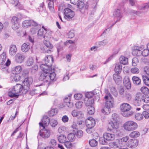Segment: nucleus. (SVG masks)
Returning a JSON list of instances; mask_svg holds the SVG:
<instances>
[{
  "label": "nucleus",
  "instance_id": "f257e3e1",
  "mask_svg": "<svg viewBox=\"0 0 149 149\" xmlns=\"http://www.w3.org/2000/svg\"><path fill=\"white\" fill-rule=\"evenodd\" d=\"M40 68L42 71L40 75V81L46 82H49L50 80L54 81L55 79L56 74L54 71L48 69V67L44 65H40Z\"/></svg>",
  "mask_w": 149,
  "mask_h": 149
},
{
  "label": "nucleus",
  "instance_id": "f03ea898",
  "mask_svg": "<svg viewBox=\"0 0 149 149\" xmlns=\"http://www.w3.org/2000/svg\"><path fill=\"white\" fill-rule=\"evenodd\" d=\"M104 98L106 101L105 107L101 111L103 113L105 114L106 113L105 111L107 110L109 111L110 108L113 107L114 100L110 93L109 92H107Z\"/></svg>",
  "mask_w": 149,
  "mask_h": 149
},
{
  "label": "nucleus",
  "instance_id": "7ed1b4c3",
  "mask_svg": "<svg viewBox=\"0 0 149 149\" xmlns=\"http://www.w3.org/2000/svg\"><path fill=\"white\" fill-rule=\"evenodd\" d=\"M86 98L85 100V104L87 107L91 106L94 102V98L96 97L99 100V94L95 92V91L93 92H88L86 94Z\"/></svg>",
  "mask_w": 149,
  "mask_h": 149
},
{
  "label": "nucleus",
  "instance_id": "20e7f679",
  "mask_svg": "<svg viewBox=\"0 0 149 149\" xmlns=\"http://www.w3.org/2000/svg\"><path fill=\"white\" fill-rule=\"evenodd\" d=\"M131 108L130 105L128 103H124L121 104L120 106V109L123 116L127 117L132 115L133 112L130 111Z\"/></svg>",
  "mask_w": 149,
  "mask_h": 149
},
{
  "label": "nucleus",
  "instance_id": "39448f33",
  "mask_svg": "<svg viewBox=\"0 0 149 149\" xmlns=\"http://www.w3.org/2000/svg\"><path fill=\"white\" fill-rule=\"evenodd\" d=\"M123 127L125 130L131 131L136 129L138 125L136 122L132 120H129L126 122L124 124Z\"/></svg>",
  "mask_w": 149,
  "mask_h": 149
},
{
  "label": "nucleus",
  "instance_id": "423d86ee",
  "mask_svg": "<svg viewBox=\"0 0 149 149\" xmlns=\"http://www.w3.org/2000/svg\"><path fill=\"white\" fill-rule=\"evenodd\" d=\"M45 64H42L41 65H44L47 66L49 70L54 71V69L52 68V65L54 62V59L52 56L49 55L46 56L45 59Z\"/></svg>",
  "mask_w": 149,
  "mask_h": 149
},
{
  "label": "nucleus",
  "instance_id": "0eeeda50",
  "mask_svg": "<svg viewBox=\"0 0 149 149\" xmlns=\"http://www.w3.org/2000/svg\"><path fill=\"white\" fill-rule=\"evenodd\" d=\"M142 94L138 93L136 95L135 98L133 100V104L136 106H140L143 102L142 99Z\"/></svg>",
  "mask_w": 149,
  "mask_h": 149
},
{
  "label": "nucleus",
  "instance_id": "6e6552de",
  "mask_svg": "<svg viewBox=\"0 0 149 149\" xmlns=\"http://www.w3.org/2000/svg\"><path fill=\"white\" fill-rule=\"evenodd\" d=\"M33 82V79L31 77H27L24 79L23 82V85L24 87V90L28 91L30 88Z\"/></svg>",
  "mask_w": 149,
  "mask_h": 149
},
{
  "label": "nucleus",
  "instance_id": "1a4fd4ad",
  "mask_svg": "<svg viewBox=\"0 0 149 149\" xmlns=\"http://www.w3.org/2000/svg\"><path fill=\"white\" fill-rule=\"evenodd\" d=\"M38 134L43 138H47L50 136L51 132L49 129H45L44 127L41 130Z\"/></svg>",
  "mask_w": 149,
  "mask_h": 149
},
{
  "label": "nucleus",
  "instance_id": "9d476101",
  "mask_svg": "<svg viewBox=\"0 0 149 149\" xmlns=\"http://www.w3.org/2000/svg\"><path fill=\"white\" fill-rule=\"evenodd\" d=\"M25 57V55L23 53H18L15 56V60L16 62L21 63L23 62Z\"/></svg>",
  "mask_w": 149,
  "mask_h": 149
},
{
  "label": "nucleus",
  "instance_id": "9b49d317",
  "mask_svg": "<svg viewBox=\"0 0 149 149\" xmlns=\"http://www.w3.org/2000/svg\"><path fill=\"white\" fill-rule=\"evenodd\" d=\"M18 19L17 17L15 16L13 17L11 21L12 23V28L14 30L18 29L20 26L18 22Z\"/></svg>",
  "mask_w": 149,
  "mask_h": 149
},
{
  "label": "nucleus",
  "instance_id": "f8f14e48",
  "mask_svg": "<svg viewBox=\"0 0 149 149\" xmlns=\"http://www.w3.org/2000/svg\"><path fill=\"white\" fill-rule=\"evenodd\" d=\"M65 18L68 20H70L74 15V12L72 10H64Z\"/></svg>",
  "mask_w": 149,
  "mask_h": 149
},
{
  "label": "nucleus",
  "instance_id": "ddd939ff",
  "mask_svg": "<svg viewBox=\"0 0 149 149\" xmlns=\"http://www.w3.org/2000/svg\"><path fill=\"white\" fill-rule=\"evenodd\" d=\"M86 125L87 127L93 128L95 124V121L92 117L88 118L86 120Z\"/></svg>",
  "mask_w": 149,
  "mask_h": 149
},
{
  "label": "nucleus",
  "instance_id": "4468645a",
  "mask_svg": "<svg viewBox=\"0 0 149 149\" xmlns=\"http://www.w3.org/2000/svg\"><path fill=\"white\" fill-rule=\"evenodd\" d=\"M38 25V24L33 20H25L22 22V26L26 28L31 26H36Z\"/></svg>",
  "mask_w": 149,
  "mask_h": 149
},
{
  "label": "nucleus",
  "instance_id": "2eb2a0df",
  "mask_svg": "<svg viewBox=\"0 0 149 149\" xmlns=\"http://www.w3.org/2000/svg\"><path fill=\"white\" fill-rule=\"evenodd\" d=\"M138 144V141L136 139H131L128 141L127 145L128 147L131 148H134Z\"/></svg>",
  "mask_w": 149,
  "mask_h": 149
},
{
  "label": "nucleus",
  "instance_id": "dca6fc26",
  "mask_svg": "<svg viewBox=\"0 0 149 149\" xmlns=\"http://www.w3.org/2000/svg\"><path fill=\"white\" fill-rule=\"evenodd\" d=\"M50 119L47 116H45L43 117L42 119V122L39 123L40 126H41L43 128L45 127V126H47L50 123Z\"/></svg>",
  "mask_w": 149,
  "mask_h": 149
},
{
  "label": "nucleus",
  "instance_id": "f3484780",
  "mask_svg": "<svg viewBox=\"0 0 149 149\" xmlns=\"http://www.w3.org/2000/svg\"><path fill=\"white\" fill-rule=\"evenodd\" d=\"M12 89L13 91L17 94L21 93L23 90H24L23 85L19 84H17Z\"/></svg>",
  "mask_w": 149,
  "mask_h": 149
},
{
  "label": "nucleus",
  "instance_id": "a211bd4d",
  "mask_svg": "<svg viewBox=\"0 0 149 149\" xmlns=\"http://www.w3.org/2000/svg\"><path fill=\"white\" fill-rule=\"evenodd\" d=\"M44 26H43L42 28H43L40 29L38 31V36L43 38L45 40H47V36H46V34L47 32V30L45 29L44 28Z\"/></svg>",
  "mask_w": 149,
  "mask_h": 149
},
{
  "label": "nucleus",
  "instance_id": "6ab92c4d",
  "mask_svg": "<svg viewBox=\"0 0 149 149\" xmlns=\"http://www.w3.org/2000/svg\"><path fill=\"white\" fill-rule=\"evenodd\" d=\"M103 136L107 141H113L115 138L114 134L110 133H105L103 134Z\"/></svg>",
  "mask_w": 149,
  "mask_h": 149
},
{
  "label": "nucleus",
  "instance_id": "aec40b11",
  "mask_svg": "<svg viewBox=\"0 0 149 149\" xmlns=\"http://www.w3.org/2000/svg\"><path fill=\"white\" fill-rule=\"evenodd\" d=\"M17 51V49L15 45H11L10 46L9 54L10 56H15Z\"/></svg>",
  "mask_w": 149,
  "mask_h": 149
},
{
  "label": "nucleus",
  "instance_id": "412c9836",
  "mask_svg": "<svg viewBox=\"0 0 149 149\" xmlns=\"http://www.w3.org/2000/svg\"><path fill=\"white\" fill-rule=\"evenodd\" d=\"M123 84L125 86L127 89L130 88L131 84L130 79L128 76H125L123 80Z\"/></svg>",
  "mask_w": 149,
  "mask_h": 149
},
{
  "label": "nucleus",
  "instance_id": "4be33fe9",
  "mask_svg": "<svg viewBox=\"0 0 149 149\" xmlns=\"http://www.w3.org/2000/svg\"><path fill=\"white\" fill-rule=\"evenodd\" d=\"M142 50L141 47H135L132 52V54L135 56H140L141 55Z\"/></svg>",
  "mask_w": 149,
  "mask_h": 149
},
{
  "label": "nucleus",
  "instance_id": "5701e85b",
  "mask_svg": "<svg viewBox=\"0 0 149 149\" xmlns=\"http://www.w3.org/2000/svg\"><path fill=\"white\" fill-rule=\"evenodd\" d=\"M84 0H80L79 1V2L78 3L77 6L78 8L79 9L84 8L85 9H87L88 8V3H86L85 4L84 3L83 1Z\"/></svg>",
  "mask_w": 149,
  "mask_h": 149
},
{
  "label": "nucleus",
  "instance_id": "b1692460",
  "mask_svg": "<svg viewBox=\"0 0 149 149\" xmlns=\"http://www.w3.org/2000/svg\"><path fill=\"white\" fill-rule=\"evenodd\" d=\"M10 61L9 59H8L6 62L5 63H4L2 66L1 70L4 72L7 73L8 72V67L10 65Z\"/></svg>",
  "mask_w": 149,
  "mask_h": 149
},
{
  "label": "nucleus",
  "instance_id": "393cba45",
  "mask_svg": "<svg viewBox=\"0 0 149 149\" xmlns=\"http://www.w3.org/2000/svg\"><path fill=\"white\" fill-rule=\"evenodd\" d=\"M120 10H116L113 14V15L114 17L117 18V20L116 21L115 23L119 21L122 17Z\"/></svg>",
  "mask_w": 149,
  "mask_h": 149
},
{
  "label": "nucleus",
  "instance_id": "a878e982",
  "mask_svg": "<svg viewBox=\"0 0 149 149\" xmlns=\"http://www.w3.org/2000/svg\"><path fill=\"white\" fill-rule=\"evenodd\" d=\"M6 53L4 52L0 56V64L1 65V68L5 63L6 59Z\"/></svg>",
  "mask_w": 149,
  "mask_h": 149
},
{
  "label": "nucleus",
  "instance_id": "bb28decb",
  "mask_svg": "<svg viewBox=\"0 0 149 149\" xmlns=\"http://www.w3.org/2000/svg\"><path fill=\"white\" fill-rule=\"evenodd\" d=\"M30 48L29 43L28 42L24 43L21 46V50L24 52H27Z\"/></svg>",
  "mask_w": 149,
  "mask_h": 149
},
{
  "label": "nucleus",
  "instance_id": "cd10ccee",
  "mask_svg": "<svg viewBox=\"0 0 149 149\" xmlns=\"http://www.w3.org/2000/svg\"><path fill=\"white\" fill-rule=\"evenodd\" d=\"M109 125L113 129L116 130L119 127V124L118 121H111L109 123Z\"/></svg>",
  "mask_w": 149,
  "mask_h": 149
},
{
  "label": "nucleus",
  "instance_id": "c85d7f7f",
  "mask_svg": "<svg viewBox=\"0 0 149 149\" xmlns=\"http://www.w3.org/2000/svg\"><path fill=\"white\" fill-rule=\"evenodd\" d=\"M46 40H45V42H44V44H45V46H44L45 49L46 47L48 48L49 49L47 50V53H49L51 52V50L50 49L52 48L53 45L50 43L49 42L46 41Z\"/></svg>",
  "mask_w": 149,
  "mask_h": 149
},
{
  "label": "nucleus",
  "instance_id": "c756f323",
  "mask_svg": "<svg viewBox=\"0 0 149 149\" xmlns=\"http://www.w3.org/2000/svg\"><path fill=\"white\" fill-rule=\"evenodd\" d=\"M113 78L116 84H119L121 80V77L118 74H114L113 75Z\"/></svg>",
  "mask_w": 149,
  "mask_h": 149
},
{
  "label": "nucleus",
  "instance_id": "7c9ffc66",
  "mask_svg": "<svg viewBox=\"0 0 149 149\" xmlns=\"http://www.w3.org/2000/svg\"><path fill=\"white\" fill-rule=\"evenodd\" d=\"M122 66L120 64H116L115 68V71L117 74H119L122 70Z\"/></svg>",
  "mask_w": 149,
  "mask_h": 149
},
{
  "label": "nucleus",
  "instance_id": "2f4dec72",
  "mask_svg": "<svg viewBox=\"0 0 149 149\" xmlns=\"http://www.w3.org/2000/svg\"><path fill=\"white\" fill-rule=\"evenodd\" d=\"M128 58L123 56H121L120 58V64L124 65H127L128 63Z\"/></svg>",
  "mask_w": 149,
  "mask_h": 149
},
{
  "label": "nucleus",
  "instance_id": "473e14b6",
  "mask_svg": "<svg viewBox=\"0 0 149 149\" xmlns=\"http://www.w3.org/2000/svg\"><path fill=\"white\" fill-rule=\"evenodd\" d=\"M58 139L59 141L62 143H63L67 140L66 136L63 134L60 135L58 137Z\"/></svg>",
  "mask_w": 149,
  "mask_h": 149
},
{
  "label": "nucleus",
  "instance_id": "72a5a7b5",
  "mask_svg": "<svg viewBox=\"0 0 149 149\" xmlns=\"http://www.w3.org/2000/svg\"><path fill=\"white\" fill-rule=\"evenodd\" d=\"M132 80L134 84L136 85H138L140 84L141 80L138 77L134 76L132 78Z\"/></svg>",
  "mask_w": 149,
  "mask_h": 149
},
{
  "label": "nucleus",
  "instance_id": "f704fd0d",
  "mask_svg": "<svg viewBox=\"0 0 149 149\" xmlns=\"http://www.w3.org/2000/svg\"><path fill=\"white\" fill-rule=\"evenodd\" d=\"M142 78L144 84L146 86H149V76L143 75Z\"/></svg>",
  "mask_w": 149,
  "mask_h": 149
},
{
  "label": "nucleus",
  "instance_id": "c9c22d12",
  "mask_svg": "<svg viewBox=\"0 0 149 149\" xmlns=\"http://www.w3.org/2000/svg\"><path fill=\"white\" fill-rule=\"evenodd\" d=\"M58 112L57 109H52L48 112V114L50 116H53L56 115Z\"/></svg>",
  "mask_w": 149,
  "mask_h": 149
},
{
  "label": "nucleus",
  "instance_id": "e433bc0d",
  "mask_svg": "<svg viewBox=\"0 0 149 149\" xmlns=\"http://www.w3.org/2000/svg\"><path fill=\"white\" fill-rule=\"evenodd\" d=\"M10 91L8 93V95L11 97H18L19 96V95L17 94L16 93L14 92L13 91V89L11 90H10Z\"/></svg>",
  "mask_w": 149,
  "mask_h": 149
},
{
  "label": "nucleus",
  "instance_id": "4c0bfd02",
  "mask_svg": "<svg viewBox=\"0 0 149 149\" xmlns=\"http://www.w3.org/2000/svg\"><path fill=\"white\" fill-rule=\"evenodd\" d=\"M88 107L87 109V113L89 115H92L93 114L95 111L94 108L92 106Z\"/></svg>",
  "mask_w": 149,
  "mask_h": 149
},
{
  "label": "nucleus",
  "instance_id": "58836bf2",
  "mask_svg": "<svg viewBox=\"0 0 149 149\" xmlns=\"http://www.w3.org/2000/svg\"><path fill=\"white\" fill-rule=\"evenodd\" d=\"M142 96L143 102L146 103H148L149 102V96L148 95L142 94Z\"/></svg>",
  "mask_w": 149,
  "mask_h": 149
},
{
  "label": "nucleus",
  "instance_id": "ea45409f",
  "mask_svg": "<svg viewBox=\"0 0 149 149\" xmlns=\"http://www.w3.org/2000/svg\"><path fill=\"white\" fill-rule=\"evenodd\" d=\"M89 143L91 146L93 147L96 146L98 143L97 141L94 139H92L89 140Z\"/></svg>",
  "mask_w": 149,
  "mask_h": 149
},
{
  "label": "nucleus",
  "instance_id": "a19ab883",
  "mask_svg": "<svg viewBox=\"0 0 149 149\" xmlns=\"http://www.w3.org/2000/svg\"><path fill=\"white\" fill-rule=\"evenodd\" d=\"M140 133L137 131H133L130 133V137L132 138L137 137L140 135Z\"/></svg>",
  "mask_w": 149,
  "mask_h": 149
},
{
  "label": "nucleus",
  "instance_id": "79ce46f5",
  "mask_svg": "<svg viewBox=\"0 0 149 149\" xmlns=\"http://www.w3.org/2000/svg\"><path fill=\"white\" fill-rule=\"evenodd\" d=\"M68 138L70 141H74L75 139V136L74 134L70 133L68 136Z\"/></svg>",
  "mask_w": 149,
  "mask_h": 149
},
{
  "label": "nucleus",
  "instance_id": "37998d69",
  "mask_svg": "<svg viewBox=\"0 0 149 149\" xmlns=\"http://www.w3.org/2000/svg\"><path fill=\"white\" fill-rule=\"evenodd\" d=\"M141 91L143 94H146L149 93L148 89L146 87L144 86L141 88Z\"/></svg>",
  "mask_w": 149,
  "mask_h": 149
},
{
  "label": "nucleus",
  "instance_id": "c03bdc74",
  "mask_svg": "<svg viewBox=\"0 0 149 149\" xmlns=\"http://www.w3.org/2000/svg\"><path fill=\"white\" fill-rule=\"evenodd\" d=\"M135 118L137 120H140L143 119V116L142 114L138 113L135 115Z\"/></svg>",
  "mask_w": 149,
  "mask_h": 149
},
{
  "label": "nucleus",
  "instance_id": "a18cd8bd",
  "mask_svg": "<svg viewBox=\"0 0 149 149\" xmlns=\"http://www.w3.org/2000/svg\"><path fill=\"white\" fill-rule=\"evenodd\" d=\"M72 127L74 129L73 130V132L76 134L78 127L77 122H73L72 125Z\"/></svg>",
  "mask_w": 149,
  "mask_h": 149
},
{
  "label": "nucleus",
  "instance_id": "49530a36",
  "mask_svg": "<svg viewBox=\"0 0 149 149\" xmlns=\"http://www.w3.org/2000/svg\"><path fill=\"white\" fill-rule=\"evenodd\" d=\"M109 146L110 147L114 148H118L119 147L118 143L115 142H111L109 143Z\"/></svg>",
  "mask_w": 149,
  "mask_h": 149
},
{
  "label": "nucleus",
  "instance_id": "de8ad7c7",
  "mask_svg": "<svg viewBox=\"0 0 149 149\" xmlns=\"http://www.w3.org/2000/svg\"><path fill=\"white\" fill-rule=\"evenodd\" d=\"M110 91L111 93L114 95V96L116 97H117L118 95V93L114 87H111L110 88Z\"/></svg>",
  "mask_w": 149,
  "mask_h": 149
},
{
  "label": "nucleus",
  "instance_id": "09e8293b",
  "mask_svg": "<svg viewBox=\"0 0 149 149\" xmlns=\"http://www.w3.org/2000/svg\"><path fill=\"white\" fill-rule=\"evenodd\" d=\"M83 105V102L81 101H79L75 104L76 107L77 109H81Z\"/></svg>",
  "mask_w": 149,
  "mask_h": 149
},
{
  "label": "nucleus",
  "instance_id": "8fccbe9b",
  "mask_svg": "<svg viewBox=\"0 0 149 149\" xmlns=\"http://www.w3.org/2000/svg\"><path fill=\"white\" fill-rule=\"evenodd\" d=\"M108 43V41L107 39H105L102 41L99 42L98 44L100 46H104L107 45Z\"/></svg>",
  "mask_w": 149,
  "mask_h": 149
},
{
  "label": "nucleus",
  "instance_id": "3c124183",
  "mask_svg": "<svg viewBox=\"0 0 149 149\" xmlns=\"http://www.w3.org/2000/svg\"><path fill=\"white\" fill-rule=\"evenodd\" d=\"M22 70V68L20 66H17L15 67V73L13 74H19Z\"/></svg>",
  "mask_w": 149,
  "mask_h": 149
},
{
  "label": "nucleus",
  "instance_id": "603ef678",
  "mask_svg": "<svg viewBox=\"0 0 149 149\" xmlns=\"http://www.w3.org/2000/svg\"><path fill=\"white\" fill-rule=\"evenodd\" d=\"M33 60L32 58H29L27 60L26 64L28 66H31L33 65Z\"/></svg>",
  "mask_w": 149,
  "mask_h": 149
},
{
  "label": "nucleus",
  "instance_id": "864d4df0",
  "mask_svg": "<svg viewBox=\"0 0 149 149\" xmlns=\"http://www.w3.org/2000/svg\"><path fill=\"white\" fill-rule=\"evenodd\" d=\"M100 143L102 145H106L107 143V141L106 140L103 136V137H101L99 139Z\"/></svg>",
  "mask_w": 149,
  "mask_h": 149
},
{
  "label": "nucleus",
  "instance_id": "5fc2aeb1",
  "mask_svg": "<svg viewBox=\"0 0 149 149\" xmlns=\"http://www.w3.org/2000/svg\"><path fill=\"white\" fill-rule=\"evenodd\" d=\"M10 2L15 6H19L20 5V3L18 0H10Z\"/></svg>",
  "mask_w": 149,
  "mask_h": 149
},
{
  "label": "nucleus",
  "instance_id": "6e6d98bb",
  "mask_svg": "<svg viewBox=\"0 0 149 149\" xmlns=\"http://www.w3.org/2000/svg\"><path fill=\"white\" fill-rule=\"evenodd\" d=\"M149 54V49H145L142 51L141 55L144 56H146Z\"/></svg>",
  "mask_w": 149,
  "mask_h": 149
},
{
  "label": "nucleus",
  "instance_id": "4d7b16f0",
  "mask_svg": "<svg viewBox=\"0 0 149 149\" xmlns=\"http://www.w3.org/2000/svg\"><path fill=\"white\" fill-rule=\"evenodd\" d=\"M15 75L14 76L13 79L16 82H17L20 80L21 77L19 74L15 73Z\"/></svg>",
  "mask_w": 149,
  "mask_h": 149
},
{
  "label": "nucleus",
  "instance_id": "13d9d810",
  "mask_svg": "<svg viewBox=\"0 0 149 149\" xmlns=\"http://www.w3.org/2000/svg\"><path fill=\"white\" fill-rule=\"evenodd\" d=\"M125 97L126 100L128 101L130 100L132 98L131 94L128 93H125Z\"/></svg>",
  "mask_w": 149,
  "mask_h": 149
},
{
  "label": "nucleus",
  "instance_id": "bf43d9fd",
  "mask_svg": "<svg viewBox=\"0 0 149 149\" xmlns=\"http://www.w3.org/2000/svg\"><path fill=\"white\" fill-rule=\"evenodd\" d=\"M139 61L137 58L135 57L132 59V64L133 66H135L137 65Z\"/></svg>",
  "mask_w": 149,
  "mask_h": 149
},
{
  "label": "nucleus",
  "instance_id": "052dcab7",
  "mask_svg": "<svg viewBox=\"0 0 149 149\" xmlns=\"http://www.w3.org/2000/svg\"><path fill=\"white\" fill-rule=\"evenodd\" d=\"M139 69L136 67L132 68L131 69V72L134 74H137L139 73Z\"/></svg>",
  "mask_w": 149,
  "mask_h": 149
},
{
  "label": "nucleus",
  "instance_id": "680f3d73",
  "mask_svg": "<svg viewBox=\"0 0 149 149\" xmlns=\"http://www.w3.org/2000/svg\"><path fill=\"white\" fill-rule=\"evenodd\" d=\"M49 123L52 127H55L57 124V121L55 120H52Z\"/></svg>",
  "mask_w": 149,
  "mask_h": 149
},
{
  "label": "nucleus",
  "instance_id": "e2e57ef3",
  "mask_svg": "<svg viewBox=\"0 0 149 149\" xmlns=\"http://www.w3.org/2000/svg\"><path fill=\"white\" fill-rule=\"evenodd\" d=\"M49 143V144L51 143L52 145V147H54V148L55 147V146L57 145V143L56 141L54 139H51Z\"/></svg>",
  "mask_w": 149,
  "mask_h": 149
},
{
  "label": "nucleus",
  "instance_id": "0e129e2a",
  "mask_svg": "<svg viewBox=\"0 0 149 149\" xmlns=\"http://www.w3.org/2000/svg\"><path fill=\"white\" fill-rule=\"evenodd\" d=\"M141 8L149 9V2L142 4L141 6Z\"/></svg>",
  "mask_w": 149,
  "mask_h": 149
},
{
  "label": "nucleus",
  "instance_id": "69168bd1",
  "mask_svg": "<svg viewBox=\"0 0 149 149\" xmlns=\"http://www.w3.org/2000/svg\"><path fill=\"white\" fill-rule=\"evenodd\" d=\"M68 38H73L74 36V31L72 30L70 31L68 33Z\"/></svg>",
  "mask_w": 149,
  "mask_h": 149
},
{
  "label": "nucleus",
  "instance_id": "338daca9",
  "mask_svg": "<svg viewBox=\"0 0 149 149\" xmlns=\"http://www.w3.org/2000/svg\"><path fill=\"white\" fill-rule=\"evenodd\" d=\"M64 143L65 146L67 148H70L72 146V143L70 141H68L66 140Z\"/></svg>",
  "mask_w": 149,
  "mask_h": 149
},
{
  "label": "nucleus",
  "instance_id": "774afa93",
  "mask_svg": "<svg viewBox=\"0 0 149 149\" xmlns=\"http://www.w3.org/2000/svg\"><path fill=\"white\" fill-rule=\"evenodd\" d=\"M144 71L147 75V76H149V67L146 66L144 68Z\"/></svg>",
  "mask_w": 149,
  "mask_h": 149
}]
</instances>
